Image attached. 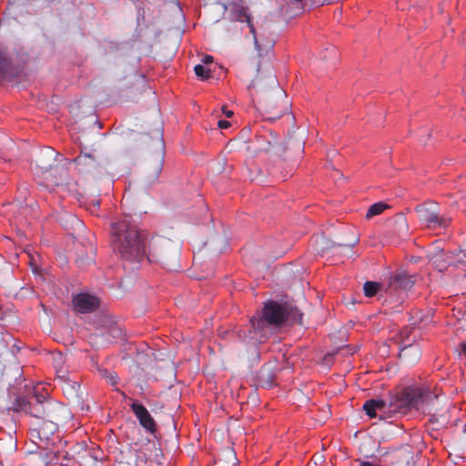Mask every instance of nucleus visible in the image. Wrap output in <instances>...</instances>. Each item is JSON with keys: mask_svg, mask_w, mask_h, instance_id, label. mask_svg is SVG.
I'll return each instance as SVG.
<instances>
[{"mask_svg": "<svg viewBox=\"0 0 466 466\" xmlns=\"http://www.w3.org/2000/svg\"><path fill=\"white\" fill-rule=\"evenodd\" d=\"M236 19L246 22L252 35L257 56L248 64V70L255 73L248 89L258 96V107L269 121L280 118L288 110V105H280L283 90L279 86L277 77L271 66L264 61L274 46V40L267 26L266 19L257 21V26L248 8L240 7L236 12Z\"/></svg>", "mask_w": 466, "mask_h": 466, "instance_id": "obj_1", "label": "nucleus"}, {"mask_svg": "<svg viewBox=\"0 0 466 466\" xmlns=\"http://www.w3.org/2000/svg\"><path fill=\"white\" fill-rule=\"evenodd\" d=\"M431 401H436V393L428 386H410L390 394L388 399L368 400L363 410L370 418L386 419L396 414H407L412 409L429 410Z\"/></svg>", "mask_w": 466, "mask_h": 466, "instance_id": "obj_2", "label": "nucleus"}, {"mask_svg": "<svg viewBox=\"0 0 466 466\" xmlns=\"http://www.w3.org/2000/svg\"><path fill=\"white\" fill-rule=\"evenodd\" d=\"M111 237L112 246L123 260L124 268H137L146 255L145 243L129 218L112 222Z\"/></svg>", "mask_w": 466, "mask_h": 466, "instance_id": "obj_3", "label": "nucleus"}, {"mask_svg": "<svg viewBox=\"0 0 466 466\" xmlns=\"http://www.w3.org/2000/svg\"><path fill=\"white\" fill-rule=\"evenodd\" d=\"M18 406L20 410L42 419L46 422H50L52 424L51 431H56L58 426L66 424L72 418L67 406L39 395H34L28 400H18Z\"/></svg>", "mask_w": 466, "mask_h": 466, "instance_id": "obj_4", "label": "nucleus"}, {"mask_svg": "<svg viewBox=\"0 0 466 466\" xmlns=\"http://www.w3.org/2000/svg\"><path fill=\"white\" fill-rule=\"evenodd\" d=\"M286 319V309L276 301L265 303L261 315L252 317L249 337L254 342H264Z\"/></svg>", "mask_w": 466, "mask_h": 466, "instance_id": "obj_5", "label": "nucleus"}, {"mask_svg": "<svg viewBox=\"0 0 466 466\" xmlns=\"http://www.w3.org/2000/svg\"><path fill=\"white\" fill-rule=\"evenodd\" d=\"M180 246L164 237L151 239L148 247L147 259L149 262L159 263L169 271L179 268Z\"/></svg>", "mask_w": 466, "mask_h": 466, "instance_id": "obj_6", "label": "nucleus"}, {"mask_svg": "<svg viewBox=\"0 0 466 466\" xmlns=\"http://www.w3.org/2000/svg\"><path fill=\"white\" fill-rule=\"evenodd\" d=\"M249 143L248 149L256 153L266 152L280 157L286 151V147L278 134L268 128L258 130L249 139Z\"/></svg>", "mask_w": 466, "mask_h": 466, "instance_id": "obj_7", "label": "nucleus"}, {"mask_svg": "<svg viewBox=\"0 0 466 466\" xmlns=\"http://www.w3.org/2000/svg\"><path fill=\"white\" fill-rule=\"evenodd\" d=\"M420 221L431 228H447L451 219L440 217L438 207L434 204H423L416 208Z\"/></svg>", "mask_w": 466, "mask_h": 466, "instance_id": "obj_8", "label": "nucleus"}, {"mask_svg": "<svg viewBox=\"0 0 466 466\" xmlns=\"http://www.w3.org/2000/svg\"><path fill=\"white\" fill-rule=\"evenodd\" d=\"M410 330L406 329L400 332L401 340L399 346V358L408 365H413L419 361L421 356L420 350L413 340L409 339Z\"/></svg>", "mask_w": 466, "mask_h": 466, "instance_id": "obj_9", "label": "nucleus"}, {"mask_svg": "<svg viewBox=\"0 0 466 466\" xmlns=\"http://www.w3.org/2000/svg\"><path fill=\"white\" fill-rule=\"evenodd\" d=\"M163 163L164 155L162 152L147 160L141 177V183L144 187H149L157 182L163 169Z\"/></svg>", "mask_w": 466, "mask_h": 466, "instance_id": "obj_10", "label": "nucleus"}, {"mask_svg": "<svg viewBox=\"0 0 466 466\" xmlns=\"http://www.w3.org/2000/svg\"><path fill=\"white\" fill-rule=\"evenodd\" d=\"M430 415V421L437 424L438 427H445L450 421L449 407L441 406V400L436 393V401H431L429 410H420Z\"/></svg>", "mask_w": 466, "mask_h": 466, "instance_id": "obj_11", "label": "nucleus"}, {"mask_svg": "<svg viewBox=\"0 0 466 466\" xmlns=\"http://www.w3.org/2000/svg\"><path fill=\"white\" fill-rule=\"evenodd\" d=\"M74 162L78 171L82 173L96 172L106 164L105 159L95 154H80L74 159Z\"/></svg>", "mask_w": 466, "mask_h": 466, "instance_id": "obj_12", "label": "nucleus"}, {"mask_svg": "<svg viewBox=\"0 0 466 466\" xmlns=\"http://www.w3.org/2000/svg\"><path fill=\"white\" fill-rule=\"evenodd\" d=\"M72 303L75 309L80 313L92 312L99 307L98 298L88 293L76 295L72 299Z\"/></svg>", "mask_w": 466, "mask_h": 466, "instance_id": "obj_13", "label": "nucleus"}, {"mask_svg": "<svg viewBox=\"0 0 466 466\" xmlns=\"http://www.w3.org/2000/svg\"><path fill=\"white\" fill-rule=\"evenodd\" d=\"M414 283L415 281L411 276L408 275L405 271H399L390 277L387 291H406L410 289Z\"/></svg>", "mask_w": 466, "mask_h": 466, "instance_id": "obj_14", "label": "nucleus"}, {"mask_svg": "<svg viewBox=\"0 0 466 466\" xmlns=\"http://www.w3.org/2000/svg\"><path fill=\"white\" fill-rule=\"evenodd\" d=\"M131 410L135 413L140 425L147 431L154 433L157 430L156 422L148 410L140 403L133 402Z\"/></svg>", "mask_w": 466, "mask_h": 466, "instance_id": "obj_15", "label": "nucleus"}, {"mask_svg": "<svg viewBox=\"0 0 466 466\" xmlns=\"http://www.w3.org/2000/svg\"><path fill=\"white\" fill-rule=\"evenodd\" d=\"M276 365L274 363H267L263 365L258 371L256 380L258 386L262 388H270L274 384L275 380V370Z\"/></svg>", "mask_w": 466, "mask_h": 466, "instance_id": "obj_16", "label": "nucleus"}, {"mask_svg": "<svg viewBox=\"0 0 466 466\" xmlns=\"http://www.w3.org/2000/svg\"><path fill=\"white\" fill-rule=\"evenodd\" d=\"M311 245L318 254H323L336 246L332 240L324 236H319L313 238Z\"/></svg>", "mask_w": 466, "mask_h": 466, "instance_id": "obj_17", "label": "nucleus"}, {"mask_svg": "<svg viewBox=\"0 0 466 466\" xmlns=\"http://www.w3.org/2000/svg\"><path fill=\"white\" fill-rule=\"evenodd\" d=\"M428 258L439 271L441 272L447 268L448 263L445 259V254L442 249H439L435 252H430Z\"/></svg>", "mask_w": 466, "mask_h": 466, "instance_id": "obj_18", "label": "nucleus"}, {"mask_svg": "<svg viewBox=\"0 0 466 466\" xmlns=\"http://www.w3.org/2000/svg\"><path fill=\"white\" fill-rule=\"evenodd\" d=\"M55 163L54 152L47 150L46 153L41 152L39 159H37V167L42 172L50 170Z\"/></svg>", "mask_w": 466, "mask_h": 466, "instance_id": "obj_19", "label": "nucleus"}, {"mask_svg": "<svg viewBox=\"0 0 466 466\" xmlns=\"http://www.w3.org/2000/svg\"><path fill=\"white\" fill-rule=\"evenodd\" d=\"M146 464L145 459L133 451H129L127 455L123 456L119 461V466H146Z\"/></svg>", "mask_w": 466, "mask_h": 466, "instance_id": "obj_20", "label": "nucleus"}, {"mask_svg": "<svg viewBox=\"0 0 466 466\" xmlns=\"http://www.w3.org/2000/svg\"><path fill=\"white\" fill-rule=\"evenodd\" d=\"M62 388L68 398H74L77 396L80 384L77 381L68 379L62 383Z\"/></svg>", "mask_w": 466, "mask_h": 466, "instance_id": "obj_21", "label": "nucleus"}, {"mask_svg": "<svg viewBox=\"0 0 466 466\" xmlns=\"http://www.w3.org/2000/svg\"><path fill=\"white\" fill-rule=\"evenodd\" d=\"M12 75L10 62L0 52V81L9 79Z\"/></svg>", "mask_w": 466, "mask_h": 466, "instance_id": "obj_22", "label": "nucleus"}, {"mask_svg": "<svg viewBox=\"0 0 466 466\" xmlns=\"http://www.w3.org/2000/svg\"><path fill=\"white\" fill-rule=\"evenodd\" d=\"M386 208H388V205L384 202L374 203L369 208L365 218L370 219L374 216L381 214Z\"/></svg>", "mask_w": 466, "mask_h": 466, "instance_id": "obj_23", "label": "nucleus"}, {"mask_svg": "<svg viewBox=\"0 0 466 466\" xmlns=\"http://www.w3.org/2000/svg\"><path fill=\"white\" fill-rule=\"evenodd\" d=\"M381 285L374 281H366L363 285L364 294L368 298L375 296L380 289Z\"/></svg>", "mask_w": 466, "mask_h": 466, "instance_id": "obj_24", "label": "nucleus"}, {"mask_svg": "<svg viewBox=\"0 0 466 466\" xmlns=\"http://www.w3.org/2000/svg\"><path fill=\"white\" fill-rule=\"evenodd\" d=\"M194 72L198 77H200L203 80L210 77V70L206 69L205 66L202 65H196L194 66Z\"/></svg>", "mask_w": 466, "mask_h": 466, "instance_id": "obj_25", "label": "nucleus"}, {"mask_svg": "<svg viewBox=\"0 0 466 466\" xmlns=\"http://www.w3.org/2000/svg\"><path fill=\"white\" fill-rule=\"evenodd\" d=\"M226 167V160L225 159H218V161L214 162L211 167V172L214 174H220L225 171Z\"/></svg>", "mask_w": 466, "mask_h": 466, "instance_id": "obj_26", "label": "nucleus"}, {"mask_svg": "<svg viewBox=\"0 0 466 466\" xmlns=\"http://www.w3.org/2000/svg\"><path fill=\"white\" fill-rule=\"evenodd\" d=\"M56 379L62 384L65 380L69 379L67 370H56Z\"/></svg>", "mask_w": 466, "mask_h": 466, "instance_id": "obj_27", "label": "nucleus"}, {"mask_svg": "<svg viewBox=\"0 0 466 466\" xmlns=\"http://www.w3.org/2000/svg\"><path fill=\"white\" fill-rule=\"evenodd\" d=\"M118 376L116 372H114L113 374H110L107 379H106V381L110 384L111 386H114L116 387L117 384H118Z\"/></svg>", "mask_w": 466, "mask_h": 466, "instance_id": "obj_28", "label": "nucleus"}, {"mask_svg": "<svg viewBox=\"0 0 466 466\" xmlns=\"http://www.w3.org/2000/svg\"><path fill=\"white\" fill-rule=\"evenodd\" d=\"M458 353L460 358L466 360V341H461L459 344Z\"/></svg>", "mask_w": 466, "mask_h": 466, "instance_id": "obj_29", "label": "nucleus"}, {"mask_svg": "<svg viewBox=\"0 0 466 466\" xmlns=\"http://www.w3.org/2000/svg\"><path fill=\"white\" fill-rule=\"evenodd\" d=\"M97 372H98V375L104 379L106 380V379H107V377L110 375V374H113L115 371H112V370H108L106 369H104V368H100L98 367L97 368Z\"/></svg>", "mask_w": 466, "mask_h": 466, "instance_id": "obj_30", "label": "nucleus"}, {"mask_svg": "<svg viewBox=\"0 0 466 466\" xmlns=\"http://www.w3.org/2000/svg\"><path fill=\"white\" fill-rule=\"evenodd\" d=\"M227 455H228V458L229 462H230L229 466H236L237 458H236L235 453L232 451L228 450L227 451ZM218 466H224V465H222L220 463H218Z\"/></svg>", "mask_w": 466, "mask_h": 466, "instance_id": "obj_31", "label": "nucleus"}, {"mask_svg": "<svg viewBox=\"0 0 466 466\" xmlns=\"http://www.w3.org/2000/svg\"><path fill=\"white\" fill-rule=\"evenodd\" d=\"M457 261L458 263L466 265V249L460 250V252L457 254Z\"/></svg>", "mask_w": 466, "mask_h": 466, "instance_id": "obj_32", "label": "nucleus"}, {"mask_svg": "<svg viewBox=\"0 0 466 466\" xmlns=\"http://www.w3.org/2000/svg\"><path fill=\"white\" fill-rule=\"evenodd\" d=\"M109 333L113 338H118L119 336H121L122 331L118 327L114 326L110 329Z\"/></svg>", "mask_w": 466, "mask_h": 466, "instance_id": "obj_33", "label": "nucleus"}, {"mask_svg": "<svg viewBox=\"0 0 466 466\" xmlns=\"http://www.w3.org/2000/svg\"><path fill=\"white\" fill-rule=\"evenodd\" d=\"M218 127L221 129H225L230 127V122L227 120H219L218 122Z\"/></svg>", "mask_w": 466, "mask_h": 466, "instance_id": "obj_34", "label": "nucleus"}, {"mask_svg": "<svg viewBox=\"0 0 466 466\" xmlns=\"http://www.w3.org/2000/svg\"><path fill=\"white\" fill-rule=\"evenodd\" d=\"M359 241L357 237H353L352 239L350 242L344 243V244H339V246H346L349 248H352L357 242Z\"/></svg>", "mask_w": 466, "mask_h": 466, "instance_id": "obj_35", "label": "nucleus"}, {"mask_svg": "<svg viewBox=\"0 0 466 466\" xmlns=\"http://www.w3.org/2000/svg\"><path fill=\"white\" fill-rule=\"evenodd\" d=\"M289 4H292L294 5H296L297 7H299V5H303V3L306 1V0H287Z\"/></svg>", "mask_w": 466, "mask_h": 466, "instance_id": "obj_36", "label": "nucleus"}, {"mask_svg": "<svg viewBox=\"0 0 466 466\" xmlns=\"http://www.w3.org/2000/svg\"><path fill=\"white\" fill-rule=\"evenodd\" d=\"M213 61V57L211 56H206L203 59H202V62L204 64H209Z\"/></svg>", "mask_w": 466, "mask_h": 466, "instance_id": "obj_37", "label": "nucleus"}, {"mask_svg": "<svg viewBox=\"0 0 466 466\" xmlns=\"http://www.w3.org/2000/svg\"><path fill=\"white\" fill-rule=\"evenodd\" d=\"M222 110L227 117H230L233 116V112L231 110H228L225 106L222 108Z\"/></svg>", "mask_w": 466, "mask_h": 466, "instance_id": "obj_38", "label": "nucleus"}, {"mask_svg": "<svg viewBox=\"0 0 466 466\" xmlns=\"http://www.w3.org/2000/svg\"><path fill=\"white\" fill-rule=\"evenodd\" d=\"M69 218L73 220V221H76L77 224L79 223V221L72 215L69 216Z\"/></svg>", "mask_w": 466, "mask_h": 466, "instance_id": "obj_39", "label": "nucleus"}, {"mask_svg": "<svg viewBox=\"0 0 466 466\" xmlns=\"http://www.w3.org/2000/svg\"><path fill=\"white\" fill-rule=\"evenodd\" d=\"M284 96H285V93L283 92V96H282V97H284ZM279 101H280V99L279 100ZM281 103H283L282 105H286V104L288 105V103H287V102H285V103H284L283 98H281Z\"/></svg>", "mask_w": 466, "mask_h": 466, "instance_id": "obj_40", "label": "nucleus"}, {"mask_svg": "<svg viewBox=\"0 0 466 466\" xmlns=\"http://www.w3.org/2000/svg\"><path fill=\"white\" fill-rule=\"evenodd\" d=\"M331 51L336 54V50L334 48L331 49Z\"/></svg>", "mask_w": 466, "mask_h": 466, "instance_id": "obj_41", "label": "nucleus"}, {"mask_svg": "<svg viewBox=\"0 0 466 466\" xmlns=\"http://www.w3.org/2000/svg\"><path fill=\"white\" fill-rule=\"evenodd\" d=\"M464 433L466 434V424H465V428H464Z\"/></svg>", "mask_w": 466, "mask_h": 466, "instance_id": "obj_42", "label": "nucleus"}]
</instances>
